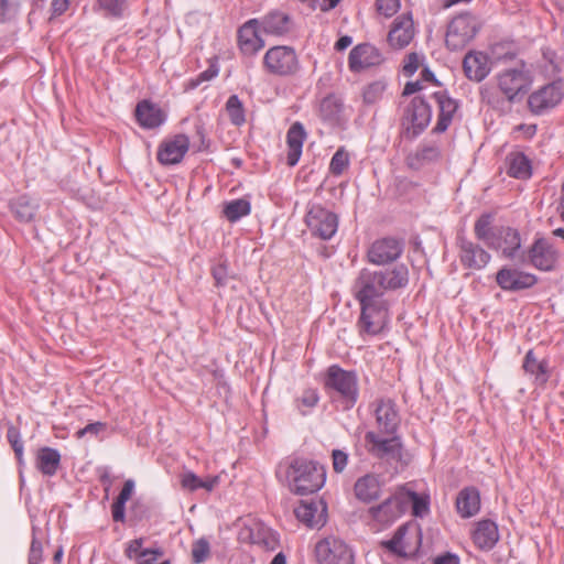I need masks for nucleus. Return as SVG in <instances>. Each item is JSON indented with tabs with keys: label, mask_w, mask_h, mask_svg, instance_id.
<instances>
[{
	"label": "nucleus",
	"mask_w": 564,
	"mask_h": 564,
	"mask_svg": "<svg viewBox=\"0 0 564 564\" xmlns=\"http://www.w3.org/2000/svg\"><path fill=\"white\" fill-rule=\"evenodd\" d=\"M409 283V269L399 263L386 269L364 268L352 284V293L360 304L358 326L360 333L379 334L389 321L386 292L403 289Z\"/></svg>",
	"instance_id": "1"
},
{
	"label": "nucleus",
	"mask_w": 564,
	"mask_h": 564,
	"mask_svg": "<svg viewBox=\"0 0 564 564\" xmlns=\"http://www.w3.org/2000/svg\"><path fill=\"white\" fill-rule=\"evenodd\" d=\"M285 478L292 492L306 496L317 492L325 484L322 465L306 458H294L286 468Z\"/></svg>",
	"instance_id": "2"
},
{
	"label": "nucleus",
	"mask_w": 564,
	"mask_h": 564,
	"mask_svg": "<svg viewBox=\"0 0 564 564\" xmlns=\"http://www.w3.org/2000/svg\"><path fill=\"white\" fill-rule=\"evenodd\" d=\"M324 388L335 393L343 402L345 409H351L358 399V377L355 371H348L338 365L327 368L324 377Z\"/></svg>",
	"instance_id": "3"
},
{
	"label": "nucleus",
	"mask_w": 564,
	"mask_h": 564,
	"mask_svg": "<svg viewBox=\"0 0 564 564\" xmlns=\"http://www.w3.org/2000/svg\"><path fill=\"white\" fill-rule=\"evenodd\" d=\"M497 88L510 102H517L525 96L532 86V75L524 62L506 68L495 76Z\"/></svg>",
	"instance_id": "4"
},
{
	"label": "nucleus",
	"mask_w": 564,
	"mask_h": 564,
	"mask_svg": "<svg viewBox=\"0 0 564 564\" xmlns=\"http://www.w3.org/2000/svg\"><path fill=\"white\" fill-rule=\"evenodd\" d=\"M481 23L470 12H463L448 23L445 44L451 51L464 48L479 32Z\"/></svg>",
	"instance_id": "5"
},
{
	"label": "nucleus",
	"mask_w": 564,
	"mask_h": 564,
	"mask_svg": "<svg viewBox=\"0 0 564 564\" xmlns=\"http://www.w3.org/2000/svg\"><path fill=\"white\" fill-rule=\"evenodd\" d=\"M263 67L274 76L290 77L300 70V61L295 50L286 45L269 48L263 56Z\"/></svg>",
	"instance_id": "6"
},
{
	"label": "nucleus",
	"mask_w": 564,
	"mask_h": 564,
	"mask_svg": "<svg viewBox=\"0 0 564 564\" xmlns=\"http://www.w3.org/2000/svg\"><path fill=\"white\" fill-rule=\"evenodd\" d=\"M367 451L373 457L397 463H406L404 448L399 436L383 438L376 432L369 431L365 435Z\"/></svg>",
	"instance_id": "7"
},
{
	"label": "nucleus",
	"mask_w": 564,
	"mask_h": 564,
	"mask_svg": "<svg viewBox=\"0 0 564 564\" xmlns=\"http://www.w3.org/2000/svg\"><path fill=\"white\" fill-rule=\"evenodd\" d=\"M305 224L313 236L329 240L337 231L338 216L321 204H313L305 215Z\"/></svg>",
	"instance_id": "8"
},
{
	"label": "nucleus",
	"mask_w": 564,
	"mask_h": 564,
	"mask_svg": "<svg viewBox=\"0 0 564 564\" xmlns=\"http://www.w3.org/2000/svg\"><path fill=\"white\" fill-rule=\"evenodd\" d=\"M315 553L319 564H354L355 561L350 546L334 536L319 541L315 546Z\"/></svg>",
	"instance_id": "9"
},
{
	"label": "nucleus",
	"mask_w": 564,
	"mask_h": 564,
	"mask_svg": "<svg viewBox=\"0 0 564 564\" xmlns=\"http://www.w3.org/2000/svg\"><path fill=\"white\" fill-rule=\"evenodd\" d=\"M560 253L554 245L546 238L540 237L529 248L527 256L521 252L520 261H528L531 265L541 271H551L555 268Z\"/></svg>",
	"instance_id": "10"
},
{
	"label": "nucleus",
	"mask_w": 564,
	"mask_h": 564,
	"mask_svg": "<svg viewBox=\"0 0 564 564\" xmlns=\"http://www.w3.org/2000/svg\"><path fill=\"white\" fill-rule=\"evenodd\" d=\"M431 119V106L423 97H414L404 110L403 120L408 123V135L410 138L419 137L427 128Z\"/></svg>",
	"instance_id": "11"
},
{
	"label": "nucleus",
	"mask_w": 564,
	"mask_h": 564,
	"mask_svg": "<svg viewBox=\"0 0 564 564\" xmlns=\"http://www.w3.org/2000/svg\"><path fill=\"white\" fill-rule=\"evenodd\" d=\"M564 97V80H554L528 98V107L533 115H542L547 109L555 107Z\"/></svg>",
	"instance_id": "12"
},
{
	"label": "nucleus",
	"mask_w": 564,
	"mask_h": 564,
	"mask_svg": "<svg viewBox=\"0 0 564 564\" xmlns=\"http://www.w3.org/2000/svg\"><path fill=\"white\" fill-rule=\"evenodd\" d=\"M409 501L405 491L399 490L381 503L371 507L370 517L380 524H390L399 519L408 509Z\"/></svg>",
	"instance_id": "13"
},
{
	"label": "nucleus",
	"mask_w": 564,
	"mask_h": 564,
	"mask_svg": "<svg viewBox=\"0 0 564 564\" xmlns=\"http://www.w3.org/2000/svg\"><path fill=\"white\" fill-rule=\"evenodd\" d=\"M458 258L465 269L479 271L490 262L491 256L478 242H475L463 235L456 238Z\"/></svg>",
	"instance_id": "14"
},
{
	"label": "nucleus",
	"mask_w": 564,
	"mask_h": 564,
	"mask_svg": "<svg viewBox=\"0 0 564 564\" xmlns=\"http://www.w3.org/2000/svg\"><path fill=\"white\" fill-rule=\"evenodd\" d=\"M383 62L384 56L381 51L370 43L356 45L348 56V67L352 73L377 67Z\"/></svg>",
	"instance_id": "15"
},
{
	"label": "nucleus",
	"mask_w": 564,
	"mask_h": 564,
	"mask_svg": "<svg viewBox=\"0 0 564 564\" xmlns=\"http://www.w3.org/2000/svg\"><path fill=\"white\" fill-rule=\"evenodd\" d=\"M238 539L240 542L258 545L265 551H274L279 545L275 533L261 522L253 521L245 525Z\"/></svg>",
	"instance_id": "16"
},
{
	"label": "nucleus",
	"mask_w": 564,
	"mask_h": 564,
	"mask_svg": "<svg viewBox=\"0 0 564 564\" xmlns=\"http://www.w3.org/2000/svg\"><path fill=\"white\" fill-rule=\"evenodd\" d=\"M496 282L505 291L517 292L534 286L538 278L532 273L503 267L497 272Z\"/></svg>",
	"instance_id": "17"
},
{
	"label": "nucleus",
	"mask_w": 564,
	"mask_h": 564,
	"mask_svg": "<svg viewBox=\"0 0 564 564\" xmlns=\"http://www.w3.org/2000/svg\"><path fill=\"white\" fill-rule=\"evenodd\" d=\"M490 249L501 251L507 259H514L520 256L521 236L520 232L508 226L498 227V231L492 241L489 242Z\"/></svg>",
	"instance_id": "18"
},
{
	"label": "nucleus",
	"mask_w": 564,
	"mask_h": 564,
	"mask_svg": "<svg viewBox=\"0 0 564 564\" xmlns=\"http://www.w3.org/2000/svg\"><path fill=\"white\" fill-rule=\"evenodd\" d=\"M403 251V245L394 238L376 240L368 250L369 262L382 265L397 260Z\"/></svg>",
	"instance_id": "19"
},
{
	"label": "nucleus",
	"mask_w": 564,
	"mask_h": 564,
	"mask_svg": "<svg viewBox=\"0 0 564 564\" xmlns=\"http://www.w3.org/2000/svg\"><path fill=\"white\" fill-rule=\"evenodd\" d=\"M432 97L437 104L438 116L433 133H443L452 124L454 117L459 108L458 100L452 98L447 90H437L432 94Z\"/></svg>",
	"instance_id": "20"
},
{
	"label": "nucleus",
	"mask_w": 564,
	"mask_h": 564,
	"mask_svg": "<svg viewBox=\"0 0 564 564\" xmlns=\"http://www.w3.org/2000/svg\"><path fill=\"white\" fill-rule=\"evenodd\" d=\"M414 37V23L411 13L397 17L388 33L387 41L394 50L408 46Z\"/></svg>",
	"instance_id": "21"
},
{
	"label": "nucleus",
	"mask_w": 564,
	"mask_h": 564,
	"mask_svg": "<svg viewBox=\"0 0 564 564\" xmlns=\"http://www.w3.org/2000/svg\"><path fill=\"white\" fill-rule=\"evenodd\" d=\"M189 149V139L185 134H176L163 141L158 150V161L163 165L180 163Z\"/></svg>",
	"instance_id": "22"
},
{
	"label": "nucleus",
	"mask_w": 564,
	"mask_h": 564,
	"mask_svg": "<svg viewBox=\"0 0 564 564\" xmlns=\"http://www.w3.org/2000/svg\"><path fill=\"white\" fill-rule=\"evenodd\" d=\"M259 30L261 29L258 19H251L239 28L238 46L243 55H256L264 46Z\"/></svg>",
	"instance_id": "23"
},
{
	"label": "nucleus",
	"mask_w": 564,
	"mask_h": 564,
	"mask_svg": "<svg viewBox=\"0 0 564 564\" xmlns=\"http://www.w3.org/2000/svg\"><path fill=\"white\" fill-rule=\"evenodd\" d=\"M384 481L379 474L368 473L359 477L354 485L355 497L364 502L370 503L381 497Z\"/></svg>",
	"instance_id": "24"
},
{
	"label": "nucleus",
	"mask_w": 564,
	"mask_h": 564,
	"mask_svg": "<svg viewBox=\"0 0 564 564\" xmlns=\"http://www.w3.org/2000/svg\"><path fill=\"white\" fill-rule=\"evenodd\" d=\"M294 513L308 528H319L326 522V505L322 501H302Z\"/></svg>",
	"instance_id": "25"
},
{
	"label": "nucleus",
	"mask_w": 564,
	"mask_h": 564,
	"mask_svg": "<svg viewBox=\"0 0 564 564\" xmlns=\"http://www.w3.org/2000/svg\"><path fill=\"white\" fill-rule=\"evenodd\" d=\"M134 116L144 129L159 128L166 119L164 111L154 102L143 99L137 104Z\"/></svg>",
	"instance_id": "26"
},
{
	"label": "nucleus",
	"mask_w": 564,
	"mask_h": 564,
	"mask_svg": "<svg viewBox=\"0 0 564 564\" xmlns=\"http://www.w3.org/2000/svg\"><path fill=\"white\" fill-rule=\"evenodd\" d=\"M466 77L474 82L484 80L490 73V63L487 54L482 52H469L463 61Z\"/></svg>",
	"instance_id": "27"
},
{
	"label": "nucleus",
	"mask_w": 564,
	"mask_h": 564,
	"mask_svg": "<svg viewBox=\"0 0 564 564\" xmlns=\"http://www.w3.org/2000/svg\"><path fill=\"white\" fill-rule=\"evenodd\" d=\"M375 413L377 423L382 432L393 434L397 431L400 417L395 409V403L392 400H380Z\"/></svg>",
	"instance_id": "28"
},
{
	"label": "nucleus",
	"mask_w": 564,
	"mask_h": 564,
	"mask_svg": "<svg viewBox=\"0 0 564 564\" xmlns=\"http://www.w3.org/2000/svg\"><path fill=\"white\" fill-rule=\"evenodd\" d=\"M260 29L265 34L282 36L288 34L292 28V20L289 14L281 11H272L259 20Z\"/></svg>",
	"instance_id": "29"
},
{
	"label": "nucleus",
	"mask_w": 564,
	"mask_h": 564,
	"mask_svg": "<svg viewBox=\"0 0 564 564\" xmlns=\"http://www.w3.org/2000/svg\"><path fill=\"white\" fill-rule=\"evenodd\" d=\"M522 369L527 375L533 377L534 382L539 386H544L550 379L549 361L539 359L533 349L527 351Z\"/></svg>",
	"instance_id": "30"
},
{
	"label": "nucleus",
	"mask_w": 564,
	"mask_h": 564,
	"mask_svg": "<svg viewBox=\"0 0 564 564\" xmlns=\"http://www.w3.org/2000/svg\"><path fill=\"white\" fill-rule=\"evenodd\" d=\"M499 540L497 524L491 520H481L473 532V541L476 546L484 551L491 550Z\"/></svg>",
	"instance_id": "31"
},
{
	"label": "nucleus",
	"mask_w": 564,
	"mask_h": 564,
	"mask_svg": "<svg viewBox=\"0 0 564 564\" xmlns=\"http://www.w3.org/2000/svg\"><path fill=\"white\" fill-rule=\"evenodd\" d=\"M456 509L462 518H470L480 510V492L476 487H465L456 498Z\"/></svg>",
	"instance_id": "32"
},
{
	"label": "nucleus",
	"mask_w": 564,
	"mask_h": 564,
	"mask_svg": "<svg viewBox=\"0 0 564 564\" xmlns=\"http://www.w3.org/2000/svg\"><path fill=\"white\" fill-rule=\"evenodd\" d=\"M442 152L438 144L434 142L422 143L413 153H410L405 161L410 169L419 170L424 164L436 162L441 159Z\"/></svg>",
	"instance_id": "33"
},
{
	"label": "nucleus",
	"mask_w": 564,
	"mask_h": 564,
	"mask_svg": "<svg viewBox=\"0 0 564 564\" xmlns=\"http://www.w3.org/2000/svg\"><path fill=\"white\" fill-rule=\"evenodd\" d=\"M305 138L306 132L304 130L303 124L300 122H294L288 130L286 143L289 147V151L286 160L290 166H294L297 164L302 154V148Z\"/></svg>",
	"instance_id": "34"
},
{
	"label": "nucleus",
	"mask_w": 564,
	"mask_h": 564,
	"mask_svg": "<svg viewBox=\"0 0 564 564\" xmlns=\"http://www.w3.org/2000/svg\"><path fill=\"white\" fill-rule=\"evenodd\" d=\"M35 467L47 477L56 475L61 467V454L56 448L44 446L37 449Z\"/></svg>",
	"instance_id": "35"
},
{
	"label": "nucleus",
	"mask_w": 564,
	"mask_h": 564,
	"mask_svg": "<svg viewBox=\"0 0 564 564\" xmlns=\"http://www.w3.org/2000/svg\"><path fill=\"white\" fill-rule=\"evenodd\" d=\"M344 112L343 100L334 94L327 95L321 100L319 117L330 124H338Z\"/></svg>",
	"instance_id": "36"
},
{
	"label": "nucleus",
	"mask_w": 564,
	"mask_h": 564,
	"mask_svg": "<svg viewBox=\"0 0 564 564\" xmlns=\"http://www.w3.org/2000/svg\"><path fill=\"white\" fill-rule=\"evenodd\" d=\"M506 162L508 164L507 173L509 176L518 180H528L532 175L531 162L522 152H511Z\"/></svg>",
	"instance_id": "37"
},
{
	"label": "nucleus",
	"mask_w": 564,
	"mask_h": 564,
	"mask_svg": "<svg viewBox=\"0 0 564 564\" xmlns=\"http://www.w3.org/2000/svg\"><path fill=\"white\" fill-rule=\"evenodd\" d=\"M494 216L489 213L481 214L474 224V234L477 240L482 241L487 247L494 240L498 227L492 225Z\"/></svg>",
	"instance_id": "38"
},
{
	"label": "nucleus",
	"mask_w": 564,
	"mask_h": 564,
	"mask_svg": "<svg viewBox=\"0 0 564 564\" xmlns=\"http://www.w3.org/2000/svg\"><path fill=\"white\" fill-rule=\"evenodd\" d=\"M10 207L15 217L23 223L32 221L37 212V205L26 195L19 196Z\"/></svg>",
	"instance_id": "39"
},
{
	"label": "nucleus",
	"mask_w": 564,
	"mask_h": 564,
	"mask_svg": "<svg viewBox=\"0 0 564 564\" xmlns=\"http://www.w3.org/2000/svg\"><path fill=\"white\" fill-rule=\"evenodd\" d=\"M481 100L499 112H506L510 109L513 102L507 98V96L502 95L498 88L495 87H485L480 91Z\"/></svg>",
	"instance_id": "40"
},
{
	"label": "nucleus",
	"mask_w": 564,
	"mask_h": 564,
	"mask_svg": "<svg viewBox=\"0 0 564 564\" xmlns=\"http://www.w3.org/2000/svg\"><path fill=\"white\" fill-rule=\"evenodd\" d=\"M251 212V204L248 199L238 198L224 205L223 214L230 223H236L240 218L248 216Z\"/></svg>",
	"instance_id": "41"
},
{
	"label": "nucleus",
	"mask_w": 564,
	"mask_h": 564,
	"mask_svg": "<svg viewBox=\"0 0 564 564\" xmlns=\"http://www.w3.org/2000/svg\"><path fill=\"white\" fill-rule=\"evenodd\" d=\"M388 87L386 79H377L367 84L362 89V101L365 105H375L382 99Z\"/></svg>",
	"instance_id": "42"
},
{
	"label": "nucleus",
	"mask_w": 564,
	"mask_h": 564,
	"mask_svg": "<svg viewBox=\"0 0 564 564\" xmlns=\"http://www.w3.org/2000/svg\"><path fill=\"white\" fill-rule=\"evenodd\" d=\"M226 111L232 124L240 127L246 122L245 108L237 95H231L228 98Z\"/></svg>",
	"instance_id": "43"
},
{
	"label": "nucleus",
	"mask_w": 564,
	"mask_h": 564,
	"mask_svg": "<svg viewBox=\"0 0 564 564\" xmlns=\"http://www.w3.org/2000/svg\"><path fill=\"white\" fill-rule=\"evenodd\" d=\"M349 165V154L344 148H339L333 155L329 163V172L334 176H339Z\"/></svg>",
	"instance_id": "44"
},
{
	"label": "nucleus",
	"mask_w": 564,
	"mask_h": 564,
	"mask_svg": "<svg viewBox=\"0 0 564 564\" xmlns=\"http://www.w3.org/2000/svg\"><path fill=\"white\" fill-rule=\"evenodd\" d=\"M98 4L107 15L121 18L128 8V0H98Z\"/></svg>",
	"instance_id": "45"
},
{
	"label": "nucleus",
	"mask_w": 564,
	"mask_h": 564,
	"mask_svg": "<svg viewBox=\"0 0 564 564\" xmlns=\"http://www.w3.org/2000/svg\"><path fill=\"white\" fill-rule=\"evenodd\" d=\"M210 555V545L205 538L196 540L192 544V562L194 564L204 563Z\"/></svg>",
	"instance_id": "46"
},
{
	"label": "nucleus",
	"mask_w": 564,
	"mask_h": 564,
	"mask_svg": "<svg viewBox=\"0 0 564 564\" xmlns=\"http://www.w3.org/2000/svg\"><path fill=\"white\" fill-rule=\"evenodd\" d=\"M405 497L409 505H412V513L415 517H422L429 512V500L414 491H405Z\"/></svg>",
	"instance_id": "47"
},
{
	"label": "nucleus",
	"mask_w": 564,
	"mask_h": 564,
	"mask_svg": "<svg viewBox=\"0 0 564 564\" xmlns=\"http://www.w3.org/2000/svg\"><path fill=\"white\" fill-rule=\"evenodd\" d=\"M7 440L14 451L15 457L19 463H22L23 457V442L21 441V434L17 426L9 424L7 431Z\"/></svg>",
	"instance_id": "48"
},
{
	"label": "nucleus",
	"mask_w": 564,
	"mask_h": 564,
	"mask_svg": "<svg viewBox=\"0 0 564 564\" xmlns=\"http://www.w3.org/2000/svg\"><path fill=\"white\" fill-rule=\"evenodd\" d=\"M405 525H401L392 536V539L382 542V545L388 549L389 551L395 553V554H402V540L405 534Z\"/></svg>",
	"instance_id": "49"
},
{
	"label": "nucleus",
	"mask_w": 564,
	"mask_h": 564,
	"mask_svg": "<svg viewBox=\"0 0 564 564\" xmlns=\"http://www.w3.org/2000/svg\"><path fill=\"white\" fill-rule=\"evenodd\" d=\"M218 75V68L215 65H210L206 70L202 72L197 75V77L192 78L186 87L188 89L197 88L202 83L208 82Z\"/></svg>",
	"instance_id": "50"
},
{
	"label": "nucleus",
	"mask_w": 564,
	"mask_h": 564,
	"mask_svg": "<svg viewBox=\"0 0 564 564\" xmlns=\"http://www.w3.org/2000/svg\"><path fill=\"white\" fill-rule=\"evenodd\" d=\"M319 401V395L316 389H306L303 391L302 395L296 399L297 406H305L312 409L317 405Z\"/></svg>",
	"instance_id": "51"
},
{
	"label": "nucleus",
	"mask_w": 564,
	"mask_h": 564,
	"mask_svg": "<svg viewBox=\"0 0 564 564\" xmlns=\"http://www.w3.org/2000/svg\"><path fill=\"white\" fill-rule=\"evenodd\" d=\"M43 545L40 540L33 536L28 556V564H42Z\"/></svg>",
	"instance_id": "52"
},
{
	"label": "nucleus",
	"mask_w": 564,
	"mask_h": 564,
	"mask_svg": "<svg viewBox=\"0 0 564 564\" xmlns=\"http://www.w3.org/2000/svg\"><path fill=\"white\" fill-rule=\"evenodd\" d=\"M376 7L379 13L389 18L399 10L400 2L399 0H376Z\"/></svg>",
	"instance_id": "53"
},
{
	"label": "nucleus",
	"mask_w": 564,
	"mask_h": 564,
	"mask_svg": "<svg viewBox=\"0 0 564 564\" xmlns=\"http://www.w3.org/2000/svg\"><path fill=\"white\" fill-rule=\"evenodd\" d=\"M332 463L335 473H343L348 464V454L341 449H334L332 452Z\"/></svg>",
	"instance_id": "54"
},
{
	"label": "nucleus",
	"mask_w": 564,
	"mask_h": 564,
	"mask_svg": "<svg viewBox=\"0 0 564 564\" xmlns=\"http://www.w3.org/2000/svg\"><path fill=\"white\" fill-rule=\"evenodd\" d=\"M181 485L186 490L195 491L200 489L202 479L193 471H186L181 477Z\"/></svg>",
	"instance_id": "55"
},
{
	"label": "nucleus",
	"mask_w": 564,
	"mask_h": 564,
	"mask_svg": "<svg viewBox=\"0 0 564 564\" xmlns=\"http://www.w3.org/2000/svg\"><path fill=\"white\" fill-rule=\"evenodd\" d=\"M212 275L216 286H225L228 281V268L225 262L218 263L212 268Z\"/></svg>",
	"instance_id": "56"
},
{
	"label": "nucleus",
	"mask_w": 564,
	"mask_h": 564,
	"mask_svg": "<svg viewBox=\"0 0 564 564\" xmlns=\"http://www.w3.org/2000/svg\"><path fill=\"white\" fill-rule=\"evenodd\" d=\"M419 65V55L416 53L408 54L403 65V74L405 76H412L417 70Z\"/></svg>",
	"instance_id": "57"
},
{
	"label": "nucleus",
	"mask_w": 564,
	"mask_h": 564,
	"mask_svg": "<svg viewBox=\"0 0 564 564\" xmlns=\"http://www.w3.org/2000/svg\"><path fill=\"white\" fill-rule=\"evenodd\" d=\"M106 429V424L102 422H95L87 424L84 429L76 432L77 438H83L86 434L97 435L99 432Z\"/></svg>",
	"instance_id": "58"
},
{
	"label": "nucleus",
	"mask_w": 564,
	"mask_h": 564,
	"mask_svg": "<svg viewBox=\"0 0 564 564\" xmlns=\"http://www.w3.org/2000/svg\"><path fill=\"white\" fill-rule=\"evenodd\" d=\"M162 554V551L159 549H144L142 552H140L139 564H154L158 557L161 556Z\"/></svg>",
	"instance_id": "59"
},
{
	"label": "nucleus",
	"mask_w": 564,
	"mask_h": 564,
	"mask_svg": "<svg viewBox=\"0 0 564 564\" xmlns=\"http://www.w3.org/2000/svg\"><path fill=\"white\" fill-rule=\"evenodd\" d=\"M112 519L116 522H124L126 520V503L116 499L111 506Z\"/></svg>",
	"instance_id": "60"
},
{
	"label": "nucleus",
	"mask_w": 564,
	"mask_h": 564,
	"mask_svg": "<svg viewBox=\"0 0 564 564\" xmlns=\"http://www.w3.org/2000/svg\"><path fill=\"white\" fill-rule=\"evenodd\" d=\"M142 545H143L142 538L130 541V543L128 544V546L124 551L127 557H129V558L140 557V552L143 551Z\"/></svg>",
	"instance_id": "61"
},
{
	"label": "nucleus",
	"mask_w": 564,
	"mask_h": 564,
	"mask_svg": "<svg viewBox=\"0 0 564 564\" xmlns=\"http://www.w3.org/2000/svg\"><path fill=\"white\" fill-rule=\"evenodd\" d=\"M134 486L135 485L132 479L126 480L117 499L126 503L131 498L133 490H134Z\"/></svg>",
	"instance_id": "62"
},
{
	"label": "nucleus",
	"mask_w": 564,
	"mask_h": 564,
	"mask_svg": "<svg viewBox=\"0 0 564 564\" xmlns=\"http://www.w3.org/2000/svg\"><path fill=\"white\" fill-rule=\"evenodd\" d=\"M99 481L101 482V485L105 487V491L106 494L109 492V489L112 485V477L110 475V471L108 468H102L100 469L99 471Z\"/></svg>",
	"instance_id": "63"
},
{
	"label": "nucleus",
	"mask_w": 564,
	"mask_h": 564,
	"mask_svg": "<svg viewBox=\"0 0 564 564\" xmlns=\"http://www.w3.org/2000/svg\"><path fill=\"white\" fill-rule=\"evenodd\" d=\"M434 564H459V558L455 554L446 553L444 555L437 556L434 560Z\"/></svg>",
	"instance_id": "64"
}]
</instances>
